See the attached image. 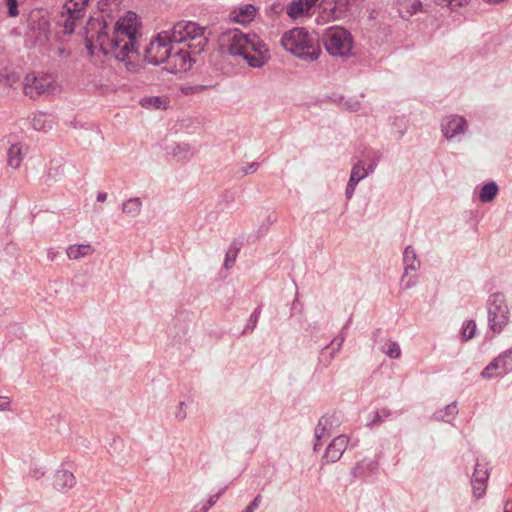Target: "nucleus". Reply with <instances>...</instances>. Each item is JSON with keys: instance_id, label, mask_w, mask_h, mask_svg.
Masks as SVG:
<instances>
[{"instance_id": "f257e3e1", "label": "nucleus", "mask_w": 512, "mask_h": 512, "mask_svg": "<svg viewBox=\"0 0 512 512\" xmlns=\"http://www.w3.org/2000/svg\"><path fill=\"white\" fill-rule=\"evenodd\" d=\"M109 0L99 2L100 14L91 17L87 22L86 47L91 55L99 50L104 55H110L118 61L131 64L138 55V38L141 23L138 15L128 11L124 16L114 21L106 13Z\"/></svg>"}, {"instance_id": "f03ea898", "label": "nucleus", "mask_w": 512, "mask_h": 512, "mask_svg": "<svg viewBox=\"0 0 512 512\" xmlns=\"http://www.w3.org/2000/svg\"><path fill=\"white\" fill-rule=\"evenodd\" d=\"M220 46L223 52L243 60L251 68H261L270 60L267 44L256 33L229 30L222 34Z\"/></svg>"}, {"instance_id": "7ed1b4c3", "label": "nucleus", "mask_w": 512, "mask_h": 512, "mask_svg": "<svg viewBox=\"0 0 512 512\" xmlns=\"http://www.w3.org/2000/svg\"><path fill=\"white\" fill-rule=\"evenodd\" d=\"M280 43L285 51L304 61H316L321 54L317 33L304 27H294L284 32Z\"/></svg>"}, {"instance_id": "20e7f679", "label": "nucleus", "mask_w": 512, "mask_h": 512, "mask_svg": "<svg viewBox=\"0 0 512 512\" xmlns=\"http://www.w3.org/2000/svg\"><path fill=\"white\" fill-rule=\"evenodd\" d=\"M168 32L174 44L180 45L185 42H195L194 44H188V48L194 47V53L204 50L206 45L205 29L199 24L192 21H180Z\"/></svg>"}, {"instance_id": "39448f33", "label": "nucleus", "mask_w": 512, "mask_h": 512, "mask_svg": "<svg viewBox=\"0 0 512 512\" xmlns=\"http://www.w3.org/2000/svg\"><path fill=\"white\" fill-rule=\"evenodd\" d=\"M322 40L330 55L339 57L351 55L354 41L348 30L339 26L329 27L325 30Z\"/></svg>"}, {"instance_id": "423d86ee", "label": "nucleus", "mask_w": 512, "mask_h": 512, "mask_svg": "<svg viewBox=\"0 0 512 512\" xmlns=\"http://www.w3.org/2000/svg\"><path fill=\"white\" fill-rule=\"evenodd\" d=\"M489 328L500 333L509 322V308L502 293H494L487 300Z\"/></svg>"}, {"instance_id": "0eeeda50", "label": "nucleus", "mask_w": 512, "mask_h": 512, "mask_svg": "<svg viewBox=\"0 0 512 512\" xmlns=\"http://www.w3.org/2000/svg\"><path fill=\"white\" fill-rule=\"evenodd\" d=\"M175 49V44L169 36V32L163 31L151 40L145 49V60L153 65L166 63L169 53Z\"/></svg>"}, {"instance_id": "6e6552de", "label": "nucleus", "mask_w": 512, "mask_h": 512, "mask_svg": "<svg viewBox=\"0 0 512 512\" xmlns=\"http://www.w3.org/2000/svg\"><path fill=\"white\" fill-rule=\"evenodd\" d=\"M56 91H58V84L52 74L30 73L25 77L24 93L30 98Z\"/></svg>"}, {"instance_id": "1a4fd4ad", "label": "nucleus", "mask_w": 512, "mask_h": 512, "mask_svg": "<svg viewBox=\"0 0 512 512\" xmlns=\"http://www.w3.org/2000/svg\"><path fill=\"white\" fill-rule=\"evenodd\" d=\"M402 262L403 274L400 280L401 288L403 290H409L417 284V272L421 267V261L412 246L409 245L405 247Z\"/></svg>"}, {"instance_id": "9d476101", "label": "nucleus", "mask_w": 512, "mask_h": 512, "mask_svg": "<svg viewBox=\"0 0 512 512\" xmlns=\"http://www.w3.org/2000/svg\"><path fill=\"white\" fill-rule=\"evenodd\" d=\"M89 1L90 0H68L65 3L64 9L67 14L63 23V31L65 34H72L74 32L76 22L84 16Z\"/></svg>"}, {"instance_id": "9b49d317", "label": "nucleus", "mask_w": 512, "mask_h": 512, "mask_svg": "<svg viewBox=\"0 0 512 512\" xmlns=\"http://www.w3.org/2000/svg\"><path fill=\"white\" fill-rule=\"evenodd\" d=\"M192 62L188 49L175 44V49L169 53V58L166 60V68L172 73H180L189 70Z\"/></svg>"}, {"instance_id": "f8f14e48", "label": "nucleus", "mask_w": 512, "mask_h": 512, "mask_svg": "<svg viewBox=\"0 0 512 512\" xmlns=\"http://www.w3.org/2000/svg\"><path fill=\"white\" fill-rule=\"evenodd\" d=\"M489 479V468L488 463L484 462L483 459H478L474 472L471 478V485L473 490V495L476 498H481L484 496L487 488V481Z\"/></svg>"}, {"instance_id": "ddd939ff", "label": "nucleus", "mask_w": 512, "mask_h": 512, "mask_svg": "<svg viewBox=\"0 0 512 512\" xmlns=\"http://www.w3.org/2000/svg\"><path fill=\"white\" fill-rule=\"evenodd\" d=\"M349 443V438L345 435H339L335 437L332 442L328 445L323 459L327 463H334L338 461L343 455Z\"/></svg>"}, {"instance_id": "4468645a", "label": "nucleus", "mask_w": 512, "mask_h": 512, "mask_svg": "<svg viewBox=\"0 0 512 512\" xmlns=\"http://www.w3.org/2000/svg\"><path fill=\"white\" fill-rule=\"evenodd\" d=\"M509 370L508 367V355L499 354L492 362H490L486 368L482 371L481 375L484 378H493L504 376Z\"/></svg>"}, {"instance_id": "2eb2a0df", "label": "nucleus", "mask_w": 512, "mask_h": 512, "mask_svg": "<svg viewBox=\"0 0 512 512\" xmlns=\"http://www.w3.org/2000/svg\"><path fill=\"white\" fill-rule=\"evenodd\" d=\"M328 420H329V418L326 416V414L323 415L319 419V421L315 427L314 434H315L316 442L313 447L315 452H317L321 449V447H322L321 440L330 437L334 430V428L330 426V423Z\"/></svg>"}, {"instance_id": "dca6fc26", "label": "nucleus", "mask_w": 512, "mask_h": 512, "mask_svg": "<svg viewBox=\"0 0 512 512\" xmlns=\"http://www.w3.org/2000/svg\"><path fill=\"white\" fill-rule=\"evenodd\" d=\"M54 487L59 491H66L76 485L74 474L68 470H58L54 474Z\"/></svg>"}, {"instance_id": "f3484780", "label": "nucleus", "mask_w": 512, "mask_h": 512, "mask_svg": "<svg viewBox=\"0 0 512 512\" xmlns=\"http://www.w3.org/2000/svg\"><path fill=\"white\" fill-rule=\"evenodd\" d=\"M25 151L21 143L12 144L7 150V165L13 169H18L24 159Z\"/></svg>"}, {"instance_id": "a211bd4d", "label": "nucleus", "mask_w": 512, "mask_h": 512, "mask_svg": "<svg viewBox=\"0 0 512 512\" xmlns=\"http://www.w3.org/2000/svg\"><path fill=\"white\" fill-rule=\"evenodd\" d=\"M376 166H377L376 160L372 161L368 165L367 168L365 167V164L363 161H358L352 167L350 179L351 180L354 179L355 182L359 183L361 180L366 178L370 173H372L375 170Z\"/></svg>"}, {"instance_id": "6ab92c4d", "label": "nucleus", "mask_w": 512, "mask_h": 512, "mask_svg": "<svg viewBox=\"0 0 512 512\" xmlns=\"http://www.w3.org/2000/svg\"><path fill=\"white\" fill-rule=\"evenodd\" d=\"M94 248L90 244L70 245L66 249L67 257L70 260H78L94 253Z\"/></svg>"}, {"instance_id": "aec40b11", "label": "nucleus", "mask_w": 512, "mask_h": 512, "mask_svg": "<svg viewBox=\"0 0 512 512\" xmlns=\"http://www.w3.org/2000/svg\"><path fill=\"white\" fill-rule=\"evenodd\" d=\"M31 123L35 130L44 131L52 128L54 124V117L44 112H38L34 114Z\"/></svg>"}, {"instance_id": "412c9836", "label": "nucleus", "mask_w": 512, "mask_h": 512, "mask_svg": "<svg viewBox=\"0 0 512 512\" xmlns=\"http://www.w3.org/2000/svg\"><path fill=\"white\" fill-rule=\"evenodd\" d=\"M256 15V8L253 5H244L233 12V19L240 24L249 23Z\"/></svg>"}, {"instance_id": "4be33fe9", "label": "nucleus", "mask_w": 512, "mask_h": 512, "mask_svg": "<svg viewBox=\"0 0 512 512\" xmlns=\"http://www.w3.org/2000/svg\"><path fill=\"white\" fill-rule=\"evenodd\" d=\"M305 8L306 7L301 0H295L286 7V14L293 20H297L301 17L311 16L308 10Z\"/></svg>"}, {"instance_id": "5701e85b", "label": "nucleus", "mask_w": 512, "mask_h": 512, "mask_svg": "<svg viewBox=\"0 0 512 512\" xmlns=\"http://www.w3.org/2000/svg\"><path fill=\"white\" fill-rule=\"evenodd\" d=\"M398 11L401 17L411 16L421 7L420 0H398Z\"/></svg>"}, {"instance_id": "b1692460", "label": "nucleus", "mask_w": 512, "mask_h": 512, "mask_svg": "<svg viewBox=\"0 0 512 512\" xmlns=\"http://www.w3.org/2000/svg\"><path fill=\"white\" fill-rule=\"evenodd\" d=\"M142 210V201L139 197H133L122 204V212L129 217H137Z\"/></svg>"}, {"instance_id": "393cba45", "label": "nucleus", "mask_w": 512, "mask_h": 512, "mask_svg": "<svg viewBox=\"0 0 512 512\" xmlns=\"http://www.w3.org/2000/svg\"><path fill=\"white\" fill-rule=\"evenodd\" d=\"M49 24L47 21H42L38 24V29L32 28V35L35 39V44L39 46L45 45L49 41Z\"/></svg>"}, {"instance_id": "a878e982", "label": "nucleus", "mask_w": 512, "mask_h": 512, "mask_svg": "<svg viewBox=\"0 0 512 512\" xmlns=\"http://www.w3.org/2000/svg\"><path fill=\"white\" fill-rule=\"evenodd\" d=\"M169 101L166 97L150 96L141 100V105L147 109H166Z\"/></svg>"}, {"instance_id": "bb28decb", "label": "nucleus", "mask_w": 512, "mask_h": 512, "mask_svg": "<svg viewBox=\"0 0 512 512\" xmlns=\"http://www.w3.org/2000/svg\"><path fill=\"white\" fill-rule=\"evenodd\" d=\"M467 130V121L462 116H453L450 118V140Z\"/></svg>"}, {"instance_id": "cd10ccee", "label": "nucleus", "mask_w": 512, "mask_h": 512, "mask_svg": "<svg viewBox=\"0 0 512 512\" xmlns=\"http://www.w3.org/2000/svg\"><path fill=\"white\" fill-rule=\"evenodd\" d=\"M499 191L498 185L495 182L485 184L479 192V200L482 203H489L493 201Z\"/></svg>"}, {"instance_id": "c85d7f7f", "label": "nucleus", "mask_w": 512, "mask_h": 512, "mask_svg": "<svg viewBox=\"0 0 512 512\" xmlns=\"http://www.w3.org/2000/svg\"><path fill=\"white\" fill-rule=\"evenodd\" d=\"M392 415L391 410L388 408H381L378 411H375L370 414V421L368 422V427H374L380 425L384 419L390 417Z\"/></svg>"}, {"instance_id": "c756f323", "label": "nucleus", "mask_w": 512, "mask_h": 512, "mask_svg": "<svg viewBox=\"0 0 512 512\" xmlns=\"http://www.w3.org/2000/svg\"><path fill=\"white\" fill-rule=\"evenodd\" d=\"M477 331V326L474 320H466L461 327V340L468 341L472 339Z\"/></svg>"}, {"instance_id": "7c9ffc66", "label": "nucleus", "mask_w": 512, "mask_h": 512, "mask_svg": "<svg viewBox=\"0 0 512 512\" xmlns=\"http://www.w3.org/2000/svg\"><path fill=\"white\" fill-rule=\"evenodd\" d=\"M173 154L182 160H189L194 153L189 144L181 143L175 146Z\"/></svg>"}, {"instance_id": "2f4dec72", "label": "nucleus", "mask_w": 512, "mask_h": 512, "mask_svg": "<svg viewBox=\"0 0 512 512\" xmlns=\"http://www.w3.org/2000/svg\"><path fill=\"white\" fill-rule=\"evenodd\" d=\"M260 314H261V307L259 306L250 315V317L248 319V322H247L245 328L243 329V333L244 334L250 333V332H252L255 329V327H256V325L258 323Z\"/></svg>"}, {"instance_id": "473e14b6", "label": "nucleus", "mask_w": 512, "mask_h": 512, "mask_svg": "<svg viewBox=\"0 0 512 512\" xmlns=\"http://www.w3.org/2000/svg\"><path fill=\"white\" fill-rule=\"evenodd\" d=\"M5 6L9 17H16L19 15L18 0H5Z\"/></svg>"}, {"instance_id": "72a5a7b5", "label": "nucleus", "mask_w": 512, "mask_h": 512, "mask_svg": "<svg viewBox=\"0 0 512 512\" xmlns=\"http://www.w3.org/2000/svg\"><path fill=\"white\" fill-rule=\"evenodd\" d=\"M237 253H238V248H236L235 250L230 249L226 253V257H225V261H224V266L226 269H229L234 265L236 257H237Z\"/></svg>"}, {"instance_id": "f704fd0d", "label": "nucleus", "mask_w": 512, "mask_h": 512, "mask_svg": "<svg viewBox=\"0 0 512 512\" xmlns=\"http://www.w3.org/2000/svg\"><path fill=\"white\" fill-rule=\"evenodd\" d=\"M381 352H400V346L397 342L391 340L385 342L384 346L380 348Z\"/></svg>"}, {"instance_id": "c9c22d12", "label": "nucleus", "mask_w": 512, "mask_h": 512, "mask_svg": "<svg viewBox=\"0 0 512 512\" xmlns=\"http://www.w3.org/2000/svg\"><path fill=\"white\" fill-rule=\"evenodd\" d=\"M186 416V404L185 402L181 401L178 405L177 411L175 412V418L178 421H183L184 419H186Z\"/></svg>"}, {"instance_id": "e433bc0d", "label": "nucleus", "mask_w": 512, "mask_h": 512, "mask_svg": "<svg viewBox=\"0 0 512 512\" xmlns=\"http://www.w3.org/2000/svg\"><path fill=\"white\" fill-rule=\"evenodd\" d=\"M326 416L329 418L328 421H329L331 427H333L334 429L339 427V425L341 423V417L338 413H336V412L327 413Z\"/></svg>"}, {"instance_id": "4c0bfd02", "label": "nucleus", "mask_w": 512, "mask_h": 512, "mask_svg": "<svg viewBox=\"0 0 512 512\" xmlns=\"http://www.w3.org/2000/svg\"><path fill=\"white\" fill-rule=\"evenodd\" d=\"M357 185H358V183L355 182L354 179L351 180L349 178V181L347 183L346 190H345V195H346L347 199H351L352 198Z\"/></svg>"}, {"instance_id": "58836bf2", "label": "nucleus", "mask_w": 512, "mask_h": 512, "mask_svg": "<svg viewBox=\"0 0 512 512\" xmlns=\"http://www.w3.org/2000/svg\"><path fill=\"white\" fill-rule=\"evenodd\" d=\"M344 339H345V336L343 335V333H340L337 337H335L329 347L332 349V350H338L341 348V345L342 343L344 342Z\"/></svg>"}, {"instance_id": "ea45409f", "label": "nucleus", "mask_w": 512, "mask_h": 512, "mask_svg": "<svg viewBox=\"0 0 512 512\" xmlns=\"http://www.w3.org/2000/svg\"><path fill=\"white\" fill-rule=\"evenodd\" d=\"M344 339H345V336L343 335V333H340L337 337H335L329 347L332 349V350H338L341 348V345L342 343L344 342Z\"/></svg>"}, {"instance_id": "a19ab883", "label": "nucleus", "mask_w": 512, "mask_h": 512, "mask_svg": "<svg viewBox=\"0 0 512 512\" xmlns=\"http://www.w3.org/2000/svg\"><path fill=\"white\" fill-rule=\"evenodd\" d=\"M304 3L305 9L308 10L310 15L313 14L314 8L319 0H301Z\"/></svg>"}, {"instance_id": "79ce46f5", "label": "nucleus", "mask_w": 512, "mask_h": 512, "mask_svg": "<svg viewBox=\"0 0 512 512\" xmlns=\"http://www.w3.org/2000/svg\"><path fill=\"white\" fill-rule=\"evenodd\" d=\"M469 3V0H450V12L453 11L455 7H463Z\"/></svg>"}, {"instance_id": "37998d69", "label": "nucleus", "mask_w": 512, "mask_h": 512, "mask_svg": "<svg viewBox=\"0 0 512 512\" xmlns=\"http://www.w3.org/2000/svg\"><path fill=\"white\" fill-rule=\"evenodd\" d=\"M261 501H262V496L260 494H258L253 500L252 502L249 504L250 508L254 509V510H257L261 504Z\"/></svg>"}, {"instance_id": "c03bdc74", "label": "nucleus", "mask_w": 512, "mask_h": 512, "mask_svg": "<svg viewBox=\"0 0 512 512\" xmlns=\"http://www.w3.org/2000/svg\"><path fill=\"white\" fill-rule=\"evenodd\" d=\"M10 405V400L7 397L0 396V410H5Z\"/></svg>"}, {"instance_id": "a18cd8bd", "label": "nucleus", "mask_w": 512, "mask_h": 512, "mask_svg": "<svg viewBox=\"0 0 512 512\" xmlns=\"http://www.w3.org/2000/svg\"><path fill=\"white\" fill-rule=\"evenodd\" d=\"M219 498V495H214V496H211L207 502V505H205L204 507L207 508V510H209L212 506L215 505V503L217 502Z\"/></svg>"}, {"instance_id": "49530a36", "label": "nucleus", "mask_w": 512, "mask_h": 512, "mask_svg": "<svg viewBox=\"0 0 512 512\" xmlns=\"http://www.w3.org/2000/svg\"><path fill=\"white\" fill-rule=\"evenodd\" d=\"M259 167V164L256 162L251 163L248 168L244 171L245 174L255 172Z\"/></svg>"}, {"instance_id": "de8ad7c7", "label": "nucleus", "mask_w": 512, "mask_h": 512, "mask_svg": "<svg viewBox=\"0 0 512 512\" xmlns=\"http://www.w3.org/2000/svg\"><path fill=\"white\" fill-rule=\"evenodd\" d=\"M58 252L54 249H49L48 252H47V257L50 261H53L55 260L56 256H57Z\"/></svg>"}, {"instance_id": "09e8293b", "label": "nucleus", "mask_w": 512, "mask_h": 512, "mask_svg": "<svg viewBox=\"0 0 512 512\" xmlns=\"http://www.w3.org/2000/svg\"><path fill=\"white\" fill-rule=\"evenodd\" d=\"M106 199H107V193H105V192H99V193L97 194V201H98V202H104V201H106Z\"/></svg>"}, {"instance_id": "8fccbe9b", "label": "nucleus", "mask_w": 512, "mask_h": 512, "mask_svg": "<svg viewBox=\"0 0 512 512\" xmlns=\"http://www.w3.org/2000/svg\"><path fill=\"white\" fill-rule=\"evenodd\" d=\"M504 512H512V501H507L504 507Z\"/></svg>"}, {"instance_id": "3c124183", "label": "nucleus", "mask_w": 512, "mask_h": 512, "mask_svg": "<svg viewBox=\"0 0 512 512\" xmlns=\"http://www.w3.org/2000/svg\"><path fill=\"white\" fill-rule=\"evenodd\" d=\"M348 109H349L350 111L356 112V111H358V109H359V104H358V103H355V104H353V105H349V106H348Z\"/></svg>"}, {"instance_id": "603ef678", "label": "nucleus", "mask_w": 512, "mask_h": 512, "mask_svg": "<svg viewBox=\"0 0 512 512\" xmlns=\"http://www.w3.org/2000/svg\"><path fill=\"white\" fill-rule=\"evenodd\" d=\"M65 52H66V49L64 47H58L56 53L58 56H62L65 54Z\"/></svg>"}, {"instance_id": "864d4df0", "label": "nucleus", "mask_w": 512, "mask_h": 512, "mask_svg": "<svg viewBox=\"0 0 512 512\" xmlns=\"http://www.w3.org/2000/svg\"><path fill=\"white\" fill-rule=\"evenodd\" d=\"M335 13H336V10H335V7H333L331 9V11H330V15L329 16L334 19V18H336Z\"/></svg>"}, {"instance_id": "5fc2aeb1", "label": "nucleus", "mask_w": 512, "mask_h": 512, "mask_svg": "<svg viewBox=\"0 0 512 512\" xmlns=\"http://www.w3.org/2000/svg\"><path fill=\"white\" fill-rule=\"evenodd\" d=\"M442 133L445 138H448V130H446L444 126H442Z\"/></svg>"}, {"instance_id": "6e6d98bb", "label": "nucleus", "mask_w": 512, "mask_h": 512, "mask_svg": "<svg viewBox=\"0 0 512 512\" xmlns=\"http://www.w3.org/2000/svg\"><path fill=\"white\" fill-rule=\"evenodd\" d=\"M442 412H443V411H440L439 413H435V415H434V416H435V418H436V419L443 420V417H440Z\"/></svg>"}, {"instance_id": "4d7b16f0", "label": "nucleus", "mask_w": 512, "mask_h": 512, "mask_svg": "<svg viewBox=\"0 0 512 512\" xmlns=\"http://www.w3.org/2000/svg\"><path fill=\"white\" fill-rule=\"evenodd\" d=\"M254 511H255V510H254V509H252V508H250V506L248 505V506L246 507V509H245L243 512H254Z\"/></svg>"}, {"instance_id": "13d9d810", "label": "nucleus", "mask_w": 512, "mask_h": 512, "mask_svg": "<svg viewBox=\"0 0 512 512\" xmlns=\"http://www.w3.org/2000/svg\"><path fill=\"white\" fill-rule=\"evenodd\" d=\"M297 301H298V298L296 297V298H295V300H294V302H293V304H292V310H293L294 308H297V305H296Z\"/></svg>"}, {"instance_id": "bf43d9fd", "label": "nucleus", "mask_w": 512, "mask_h": 512, "mask_svg": "<svg viewBox=\"0 0 512 512\" xmlns=\"http://www.w3.org/2000/svg\"><path fill=\"white\" fill-rule=\"evenodd\" d=\"M391 358H398L400 356L399 353L396 354H388Z\"/></svg>"}, {"instance_id": "052dcab7", "label": "nucleus", "mask_w": 512, "mask_h": 512, "mask_svg": "<svg viewBox=\"0 0 512 512\" xmlns=\"http://www.w3.org/2000/svg\"><path fill=\"white\" fill-rule=\"evenodd\" d=\"M207 508H205L204 506L199 510V511H192V512H207Z\"/></svg>"}, {"instance_id": "680f3d73", "label": "nucleus", "mask_w": 512, "mask_h": 512, "mask_svg": "<svg viewBox=\"0 0 512 512\" xmlns=\"http://www.w3.org/2000/svg\"><path fill=\"white\" fill-rule=\"evenodd\" d=\"M327 360H331L332 359V354H323Z\"/></svg>"}, {"instance_id": "e2e57ef3", "label": "nucleus", "mask_w": 512, "mask_h": 512, "mask_svg": "<svg viewBox=\"0 0 512 512\" xmlns=\"http://www.w3.org/2000/svg\"><path fill=\"white\" fill-rule=\"evenodd\" d=\"M357 470H358V467L354 468V470H353V474H354V476H358V474H357Z\"/></svg>"}, {"instance_id": "0e129e2a", "label": "nucleus", "mask_w": 512, "mask_h": 512, "mask_svg": "<svg viewBox=\"0 0 512 512\" xmlns=\"http://www.w3.org/2000/svg\"><path fill=\"white\" fill-rule=\"evenodd\" d=\"M448 411V406H445V408L443 409V412L447 413Z\"/></svg>"}, {"instance_id": "69168bd1", "label": "nucleus", "mask_w": 512, "mask_h": 512, "mask_svg": "<svg viewBox=\"0 0 512 512\" xmlns=\"http://www.w3.org/2000/svg\"><path fill=\"white\" fill-rule=\"evenodd\" d=\"M321 4H322V5H324V4H325L324 0H323V1H321Z\"/></svg>"}]
</instances>
